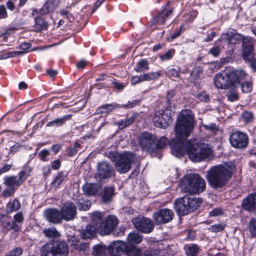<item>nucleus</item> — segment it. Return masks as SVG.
Wrapping results in <instances>:
<instances>
[{
  "label": "nucleus",
  "instance_id": "30",
  "mask_svg": "<svg viewBox=\"0 0 256 256\" xmlns=\"http://www.w3.org/2000/svg\"><path fill=\"white\" fill-rule=\"evenodd\" d=\"M121 108V106L116 104H106L100 106L98 109H97L96 112V114H100L108 112L116 108Z\"/></svg>",
  "mask_w": 256,
  "mask_h": 256
},
{
  "label": "nucleus",
  "instance_id": "34",
  "mask_svg": "<svg viewBox=\"0 0 256 256\" xmlns=\"http://www.w3.org/2000/svg\"><path fill=\"white\" fill-rule=\"evenodd\" d=\"M142 240V236L136 232H130L127 237V240L128 243H134L136 244L140 243Z\"/></svg>",
  "mask_w": 256,
  "mask_h": 256
},
{
  "label": "nucleus",
  "instance_id": "8",
  "mask_svg": "<svg viewBox=\"0 0 256 256\" xmlns=\"http://www.w3.org/2000/svg\"><path fill=\"white\" fill-rule=\"evenodd\" d=\"M108 251L112 256H119L124 254L127 256H138L141 250L134 246H128L126 242L117 240L112 243L108 248Z\"/></svg>",
  "mask_w": 256,
  "mask_h": 256
},
{
  "label": "nucleus",
  "instance_id": "7",
  "mask_svg": "<svg viewBox=\"0 0 256 256\" xmlns=\"http://www.w3.org/2000/svg\"><path fill=\"white\" fill-rule=\"evenodd\" d=\"M40 253L41 256H68V250L64 242H50L42 246Z\"/></svg>",
  "mask_w": 256,
  "mask_h": 256
},
{
  "label": "nucleus",
  "instance_id": "51",
  "mask_svg": "<svg viewBox=\"0 0 256 256\" xmlns=\"http://www.w3.org/2000/svg\"><path fill=\"white\" fill-rule=\"evenodd\" d=\"M21 53V52H18L16 51L10 52L5 54L0 55V60L6 59L10 58L15 57L18 56V54Z\"/></svg>",
  "mask_w": 256,
  "mask_h": 256
},
{
  "label": "nucleus",
  "instance_id": "37",
  "mask_svg": "<svg viewBox=\"0 0 256 256\" xmlns=\"http://www.w3.org/2000/svg\"><path fill=\"white\" fill-rule=\"evenodd\" d=\"M149 69L148 62L145 60H141L136 65L134 70L137 72L148 70Z\"/></svg>",
  "mask_w": 256,
  "mask_h": 256
},
{
  "label": "nucleus",
  "instance_id": "43",
  "mask_svg": "<svg viewBox=\"0 0 256 256\" xmlns=\"http://www.w3.org/2000/svg\"><path fill=\"white\" fill-rule=\"evenodd\" d=\"M168 142V139L164 136H162L155 144L156 148H164Z\"/></svg>",
  "mask_w": 256,
  "mask_h": 256
},
{
  "label": "nucleus",
  "instance_id": "31",
  "mask_svg": "<svg viewBox=\"0 0 256 256\" xmlns=\"http://www.w3.org/2000/svg\"><path fill=\"white\" fill-rule=\"evenodd\" d=\"M6 206L7 213H11L18 210L20 208V204L18 199H14L12 201L10 202Z\"/></svg>",
  "mask_w": 256,
  "mask_h": 256
},
{
  "label": "nucleus",
  "instance_id": "21",
  "mask_svg": "<svg viewBox=\"0 0 256 256\" xmlns=\"http://www.w3.org/2000/svg\"><path fill=\"white\" fill-rule=\"evenodd\" d=\"M60 0H47L40 9V14L44 16L52 12L58 6Z\"/></svg>",
  "mask_w": 256,
  "mask_h": 256
},
{
  "label": "nucleus",
  "instance_id": "9",
  "mask_svg": "<svg viewBox=\"0 0 256 256\" xmlns=\"http://www.w3.org/2000/svg\"><path fill=\"white\" fill-rule=\"evenodd\" d=\"M174 112L168 108L156 110L153 121L154 125L158 128H166L172 122Z\"/></svg>",
  "mask_w": 256,
  "mask_h": 256
},
{
  "label": "nucleus",
  "instance_id": "12",
  "mask_svg": "<svg viewBox=\"0 0 256 256\" xmlns=\"http://www.w3.org/2000/svg\"><path fill=\"white\" fill-rule=\"evenodd\" d=\"M4 184L7 187V188L2 192V196L5 198L12 196L16 189L22 184L17 179V176H7L4 178Z\"/></svg>",
  "mask_w": 256,
  "mask_h": 256
},
{
  "label": "nucleus",
  "instance_id": "40",
  "mask_svg": "<svg viewBox=\"0 0 256 256\" xmlns=\"http://www.w3.org/2000/svg\"><path fill=\"white\" fill-rule=\"evenodd\" d=\"M90 206L91 202L88 200L80 199L78 202V206L80 210H88L90 208Z\"/></svg>",
  "mask_w": 256,
  "mask_h": 256
},
{
  "label": "nucleus",
  "instance_id": "52",
  "mask_svg": "<svg viewBox=\"0 0 256 256\" xmlns=\"http://www.w3.org/2000/svg\"><path fill=\"white\" fill-rule=\"evenodd\" d=\"M49 155L50 152L46 149L40 150L38 154V156H40V160L44 162H47L48 160L47 156Z\"/></svg>",
  "mask_w": 256,
  "mask_h": 256
},
{
  "label": "nucleus",
  "instance_id": "64",
  "mask_svg": "<svg viewBox=\"0 0 256 256\" xmlns=\"http://www.w3.org/2000/svg\"><path fill=\"white\" fill-rule=\"evenodd\" d=\"M22 147V146L16 143L10 147V152H15L18 151Z\"/></svg>",
  "mask_w": 256,
  "mask_h": 256
},
{
  "label": "nucleus",
  "instance_id": "1",
  "mask_svg": "<svg viewBox=\"0 0 256 256\" xmlns=\"http://www.w3.org/2000/svg\"><path fill=\"white\" fill-rule=\"evenodd\" d=\"M194 128V117L189 110L182 111L178 118L175 127L176 137L170 142L172 153L178 158L186 154L192 162H200L212 156V149L207 145L194 140H186Z\"/></svg>",
  "mask_w": 256,
  "mask_h": 256
},
{
  "label": "nucleus",
  "instance_id": "2",
  "mask_svg": "<svg viewBox=\"0 0 256 256\" xmlns=\"http://www.w3.org/2000/svg\"><path fill=\"white\" fill-rule=\"evenodd\" d=\"M234 168V164L232 162L212 167L206 174L208 184L214 188L223 187L232 178Z\"/></svg>",
  "mask_w": 256,
  "mask_h": 256
},
{
  "label": "nucleus",
  "instance_id": "11",
  "mask_svg": "<svg viewBox=\"0 0 256 256\" xmlns=\"http://www.w3.org/2000/svg\"><path fill=\"white\" fill-rule=\"evenodd\" d=\"M229 141L232 147L236 148H244L248 145V138L245 133L237 131L230 136Z\"/></svg>",
  "mask_w": 256,
  "mask_h": 256
},
{
  "label": "nucleus",
  "instance_id": "53",
  "mask_svg": "<svg viewBox=\"0 0 256 256\" xmlns=\"http://www.w3.org/2000/svg\"><path fill=\"white\" fill-rule=\"evenodd\" d=\"M140 103V100H134L131 102H128L126 104L122 105L121 108H130L138 105Z\"/></svg>",
  "mask_w": 256,
  "mask_h": 256
},
{
  "label": "nucleus",
  "instance_id": "61",
  "mask_svg": "<svg viewBox=\"0 0 256 256\" xmlns=\"http://www.w3.org/2000/svg\"><path fill=\"white\" fill-rule=\"evenodd\" d=\"M142 76H134L132 78L131 82L132 84H135L138 83L143 82Z\"/></svg>",
  "mask_w": 256,
  "mask_h": 256
},
{
  "label": "nucleus",
  "instance_id": "62",
  "mask_svg": "<svg viewBox=\"0 0 256 256\" xmlns=\"http://www.w3.org/2000/svg\"><path fill=\"white\" fill-rule=\"evenodd\" d=\"M60 162L59 160H55L51 163V167L53 170H56L60 168Z\"/></svg>",
  "mask_w": 256,
  "mask_h": 256
},
{
  "label": "nucleus",
  "instance_id": "28",
  "mask_svg": "<svg viewBox=\"0 0 256 256\" xmlns=\"http://www.w3.org/2000/svg\"><path fill=\"white\" fill-rule=\"evenodd\" d=\"M114 189L112 186L104 188L103 190L102 199L104 202L108 203L112 200V198L114 194Z\"/></svg>",
  "mask_w": 256,
  "mask_h": 256
},
{
  "label": "nucleus",
  "instance_id": "25",
  "mask_svg": "<svg viewBox=\"0 0 256 256\" xmlns=\"http://www.w3.org/2000/svg\"><path fill=\"white\" fill-rule=\"evenodd\" d=\"M72 118V115L68 114L66 115L62 118H56L54 120L49 122L46 124V126L48 127H58L62 126L65 122L70 120Z\"/></svg>",
  "mask_w": 256,
  "mask_h": 256
},
{
  "label": "nucleus",
  "instance_id": "3",
  "mask_svg": "<svg viewBox=\"0 0 256 256\" xmlns=\"http://www.w3.org/2000/svg\"><path fill=\"white\" fill-rule=\"evenodd\" d=\"M246 76V72L242 69L226 70L217 74L214 77V82L218 88H233L238 86Z\"/></svg>",
  "mask_w": 256,
  "mask_h": 256
},
{
  "label": "nucleus",
  "instance_id": "18",
  "mask_svg": "<svg viewBox=\"0 0 256 256\" xmlns=\"http://www.w3.org/2000/svg\"><path fill=\"white\" fill-rule=\"evenodd\" d=\"M112 168L106 162H100L98 165V174L100 178H110L114 175Z\"/></svg>",
  "mask_w": 256,
  "mask_h": 256
},
{
  "label": "nucleus",
  "instance_id": "23",
  "mask_svg": "<svg viewBox=\"0 0 256 256\" xmlns=\"http://www.w3.org/2000/svg\"><path fill=\"white\" fill-rule=\"evenodd\" d=\"M70 246L78 252L85 251L88 248V244L85 242H80L78 238L73 236L70 240Z\"/></svg>",
  "mask_w": 256,
  "mask_h": 256
},
{
  "label": "nucleus",
  "instance_id": "22",
  "mask_svg": "<svg viewBox=\"0 0 256 256\" xmlns=\"http://www.w3.org/2000/svg\"><path fill=\"white\" fill-rule=\"evenodd\" d=\"M172 9H168L159 12L157 15L150 20V22L152 24H164L166 20L169 18L172 14Z\"/></svg>",
  "mask_w": 256,
  "mask_h": 256
},
{
  "label": "nucleus",
  "instance_id": "19",
  "mask_svg": "<svg viewBox=\"0 0 256 256\" xmlns=\"http://www.w3.org/2000/svg\"><path fill=\"white\" fill-rule=\"evenodd\" d=\"M242 206L248 212L256 210V192L251 194L244 198L242 202Z\"/></svg>",
  "mask_w": 256,
  "mask_h": 256
},
{
  "label": "nucleus",
  "instance_id": "35",
  "mask_svg": "<svg viewBox=\"0 0 256 256\" xmlns=\"http://www.w3.org/2000/svg\"><path fill=\"white\" fill-rule=\"evenodd\" d=\"M134 119L135 116H132L128 119L116 122V124L118 125L119 129L122 130L132 124Z\"/></svg>",
  "mask_w": 256,
  "mask_h": 256
},
{
  "label": "nucleus",
  "instance_id": "46",
  "mask_svg": "<svg viewBox=\"0 0 256 256\" xmlns=\"http://www.w3.org/2000/svg\"><path fill=\"white\" fill-rule=\"evenodd\" d=\"M241 89L243 92L248 93L252 90V84L248 82H246L241 84Z\"/></svg>",
  "mask_w": 256,
  "mask_h": 256
},
{
  "label": "nucleus",
  "instance_id": "63",
  "mask_svg": "<svg viewBox=\"0 0 256 256\" xmlns=\"http://www.w3.org/2000/svg\"><path fill=\"white\" fill-rule=\"evenodd\" d=\"M7 16V12L4 6H0V18H4Z\"/></svg>",
  "mask_w": 256,
  "mask_h": 256
},
{
  "label": "nucleus",
  "instance_id": "42",
  "mask_svg": "<svg viewBox=\"0 0 256 256\" xmlns=\"http://www.w3.org/2000/svg\"><path fill=\"white\" fill-rule=\"evenodd\" d=\"M106 250V246L100 245L94 246L93 248L92 254L94 256H101Z\"/></svg>",
  "mask_w": 256,
  "mask_h": 256
},
{
  "label": "nucleus",
  "instance_id": "41",
  "mask_svg": "<svg viewBox=\"0 0 256 256\" xmlns=\"http://www.w3.org/2000/svg\"><path fill=\"white\" fill-rule=\"evenodd\" d=\"M175 54V50L174 49L168 50L165 53L161 54L160 56V58L162 61H166L171 60Z\"/></svg>",
  "mask_w": 256,
  "mask_h": 256
},
{
  "label": "nucleus",
  "instance_id": "20",
  "mask_svg": "<svg viewBox=\"0 0 256 256\" xmlns=\"http://www.w3.org/2000/svg\"><path fill=\"white\" fill-rule=\"evenodd\" d=\"M174 204L175 210L179 215L184 216L190 212L184 196L177 199Z\"/></svg>",
  "mask_w": 256,
  "mask_h": 256
},
{
  "label": "nucleus",
  "instance_id": "32",
  "mask_svg": "<svg viewBox=\"0 0 256 256\" xmlns=\"http://www.w3.org/2000/svg\"><path fill=\"white\" fill-rule=\"evenodd\" d=\"M181 69L180 66H170L166 68V74L169 77H178L180 73Z\"/></svg>",
  "mask_w": 256,
  "mask_h": 256
},
{
  "label": "nucleus",
  "instance_id": "49",
  "mask_svg": "<svg viewBox=\"0 0 256 256\" xmlns=\"http://www.w3.org/2000/svg\"><path fill=\"white\" fill-rule=\"evenodd\" d=\"M64 180V176L62 174H58L53 180L52 184L55 188H58Z\"/></svg>",
  "mask_w": 256,
  "mask_h": 256
},
{
  "label": "nucleus",
  "instance_id": "14",
  "mask_svg": "<svg viewBox=\"0 0 256 256\" xmlns=\"http://www.w3.org/2000/svg\"><path fill=\"white\" fill-rule=\"evenodd\" d=\"M132 222L137 230L144 233H150L154 228L153 222L148 218H136L132 220Z\"/></svg>",
  "mask_w": 256,
  "mask_h": 256
},
{
  "label": "nucleus",
  "instance_id": "56",
  "mask_svg": "<svg viewBox=\"0 0 256 256\" xmlns=\"http://www.w3.org/2000/svg\"><path fill=\"white\" fill-rule=\"evenodd\" d=\"M160 253V251L157 250H148L144 252L143 256H154L159 254Z\"/></svg>",
  "mask_w": 256,
  "mask_h": 256
},
{
  "label": "nucleus",
  "instance_id": "6",
  "mask_svg": "<svg viewBox=\"0 0 256 256\" xmlns=\"http://www.w3.org/2000/svg\"><path fill=\"white\" fill-rule=\"evenodd\" d=\"M110 158L114 162V166L116 171L120 174H125L131 168L132 162L134 159V156L131 152H124L122 154L114 153L110 154Z\"/></svg>",
  "mask_w": 256,
  "mask_h": 256
},
{
  "label": "nucleus",
  "instance_id": "15",
  "mask_svg": "<svg viewBox=\"0 0 256 256\" xmlns=\"http://www.w3.org/2000/svg\"><path fill=\"white\" fill-rule=\"evenodd\" d=\"M63 220L66 221L74 219L76 216V208L74 203L68 202L64 204L60 210Z\"/></svg>",
  "mask_w": 256,
  "mask_h": 256
},
{
  "label": "nucleus",
  "instance_id": "10",
  "mask_svg": "<svg viewBox=\"0 0 256 256\" xmlns=\"http://www.w3.org/2000/svg\"><path fill=\"white\" fill-rule=\"evenodd\" d=\"M156 142L155 136L148 132H142L138 138V144L141 148L151 154L154 152Z\"/></svg>",
  "mask_w": 256,
  "mask_h": 256
},
{
  "label": "nucleus",
  "instance_id": "48",
  "mask_svg": "<svg viewBox=\"0 0 256 256\" xmlns=\"http://www.w3.org/2000/svg\"><path fill=\"white\" fill-rule=\"evenodd\" d=\"M242 118L245 122H251L253 118V114L251 112H245L242 114Z\"/></svg>",
  "mask_w": 256,
  "mask_h": 256
},
{
  "label": "nucleus",
  "instance_id": "60",
  "mask_svg": "<svg viewBox=\"0 0 256 256\" xmlns=\"http://www.w3.org/2000/svg\"><path fill=\"white\" fill-rule=\"evenodd\" d=\"M12 166V164H5L0 168V174L8 172Z\"/></svg>",
  "mask_w": 256,
  "mask_h": 256
},
{
  "label": "nucleus",
  "instance_id": "58",
  "mask_svg": "<svg viewBox=\"0 0 256 256\" xmlns=\"http://www.w3.org/2000/svg\"><path fill=\"white\" fill-rule=\"evenodd\" d=\"M224 229V226L222 224H217L212 225L210 228L213 232H218Z\"/></svg>",
  "mask_w": 256,
  "mask_h": 256
},
{
  "label": "nucleus",
  "instance_id": "59",
  "mask_svg": "<svg viewBox=\"0 0 256 256\" xmlns=\"http://www.w3.org/2000/svg\"><path fill=\"white\" fill-rule=\"evenodd\" d=\"M197 96L202 102H207L209 100V96L205 92L200 93L198 94Z\"/></svg>",
  "mask_w": 256,
  "mask_h": 256
},
{
  "label": "nucleus",
  "instance_id": "29",
  "mask_svg": "<svg viewBox=\"0 0 256 256\" xmlns=\"http://www.w3.org/2000/svg\"><path fill=\"white\" fill-rule=\"evenodd\" d=\"M35 23L34 28L36 31L40 32L46 30L48 27V24L41 18L38 16L34 19Z\"/></svg>",
  "mask_w": 256,
  "mask_h": 256
},
{
  "label": "nucleus",
  "instance_id": "50",
  "mask_svg": "<svg viewBox=\"0 0 256 256\" xmlns=\"http://www.w3.org/2000/svg\"><path fill=\"white\" fill-rule=\"evenodd\" d=\"M23 220L24 217L22 214L20 212H18L14 216V222H12V228L14 230L16 229L14 226L15 225V222H22Z\"/></svg>",
  "mask_w": 256,
  "mask_h": 256
},
{
  "label": "nucleus",
  "instance_id": "57",
  "mask_svg": "<svg viewBox=\"0 0 256 256\" xmlns=\"http://www.w3.org/2000/svg\"><path fill=\"white\" fill-rule=\"evenodd\" d=\"M28 176L26 173L22 171H20L18 173V176H17V179L22 184V183L26 179Z\"/></svg>",
  "mask_w": 256,
  "mask_h": 256
},
{
  "label": "nucleus",
  "instance_id": "47",
  "mask_svg": "<svg viewBox=\"0 0 256 256\" xmlns=\"http://www.w3.org/2000/svg\"><path fill=\"white\" fill-rule=\"evenodd\" d=\"M30 48V44L28 42H24L20 46L19 48L22 50L17 51L18 52H21V53L18 54V55L22 54H23L26 53L29 51V49Z\"/></svg>",
  "mask_w": 256,
  "mask_h": 256
},
{
  "label": "nucleus",
  "instance_id": "16",
  "mask_svg": "<svg viewBox=\"0 0 256 256\" xmlns=\"http://www.w3.org/2000/svg\"><path fill=\"white\" fill-rule=\"evenodd\" d=\"M242 58L246 62H253L255 59L254 48L252 41L244 40L242 46Z\"/></svg>",
  "mask_w": 256,
  "mask_h": 256
},
{
  "label": "nucleus",
  "instance_id": "36",
  "mask_svg": "<svg viewBox=\"0 0 256 256\" xmlns=\"http://www.w3.org/2000/svg\"><path fill=\"white\" fill-rule=\"evenodd\" d=\"M224 37L221 38V40L223 42H226L228 44H235L236 42V40L238 38V35L234 34L232 35L230 37H229L228 34H223Z\"/></svg>",
  "mask_w": 256,
  "mask_h": 256
},
{
  "label": "nucleus",
  "instance_id": "26",
  "mask_svg": "<svg viewBox=\"0 0 256 256\" xmlns=\"http://www.w3.org/2000/svg\"><path fill=\"white\" fill-rule=\"evenodd\" d=\"M96 230H98L96 226H94L92 224L88 225L85 229L82 230L81 236L84 239L91 238L95 236Z\"/></svg>",
  "mask_w": 256,
  "mask_h": 256
},
{
  "label": "nucleus",
  "instance_id": "38",
  "mask_svg": "<svg viewBox=\"0 0 256 256\" xmlns=\"http://www.w3.org/2000/svg\"><path fill=\"white\" fill-rule=\"evenodd\" d=\"M161 76V72H152L142 75V80H152L158 78Z\"/></svg>",
  "mask_w": 256,
  "mask_h": 256
},
{
  "label": "nucleus",
  "instance_id": "39",
  "mask_svg": "<svg viewBox=\"0 0 256 256\" xmlns=\"http://www.w3.org/2000/svg\"><path fill=\"white\" fill-rule=\"evenodd\" d=\"M199 251L198 246L193 244L186 246V253L188 256H197Z\"/></svg>",
  "mask_w": 256,
  "mask_h": 256
},
{
  "label": "nucleus",
  "instance_id": "27",
  "mask_svg": "<svg viewBox=\"0 0 256 256\" xmlns=\"http://www.w3.org/2000/svg\"><path fill=\"white\" fill-rule=\"evenodd\" d=\"M186 202L190 208V212H192L197 209L202 203L201 199L194 196H184Z\"/></svg>",
  "mask_w": 256,
  "mask_h": 256
},
{
  "label": "nucleus",
  "instance_id": "55",
  "mask_svg": "<svg viewBox=\"0 0 256 256\" xmlns=\"http://www.w3.org/2000/svg\"><path fill=\"white\" fill-rule=\"evenodd\" d=\"M223 214V210L220 208H216L210 212V216H216L221 215Z\"/></svg>",
  "mask_w": 256,
  "mask_h": 256
},
{
  "label": "nucleus",
  "instance_id": "24",
  "mask_svg": "<svg viewBox=\"0 0 256 256\" xmlns=\"http://www.w3.org/2000/svg\"><path fill=\"white\" fill-rule=\"evenodd\" d=\"M100 188V186L96 184L86 183L82 186L84 194L88 196L96 195L98 192Z\"/></svg>",
  "mask_w": 256,
  "mask_h": 256
},
{
  "label": "nucleus",
  "instance_id": "45",
  "mask_svg": "<svg viewBox=\"0 0 256 256\" xmlns=\"http://www.w3.org/2000/svg\"><path fill=\"white\" fill-rule=\"evenodd\" d=\"M23 252V249L20 247H16L12 249L5 256H20Z\"/></svg>",
  "mask_w": 256,
  "mask_h": 256
},
{
  "label": "nucleus",
  "instance_id": "13",
  "mask_svg": "<svg viewBox=\"0 0 256 256\" xmlns=\"http://www.w3.org/2000/svg\"><path fill=\"white\" fill-rule=\"evenodd\" d=\"M174 212L170 209L162 208L153 214L152 217L156 224H164L172 220L174 217Z\"/></svg>",
  "mask_w": 256,
  "mask_h": 256
},
{
  "label": "nucleus",
  "instance_id": "17",
  "mask_svg": "<svg viewBox=\"0 0 256 256\" xmlns=\"http://www.w3.org/2000/svg\"><path fill=\"white\" fill-rule=\"evenodd\" d=\"M44 218L51 223L58 224L63 220L61 212L56 208H49L44 212Z\"/></svg>",
  "mask_w": 256,
  "mask_h": 256
},
{
  "label": "nucleus",
  "instance_id": "5",
  "mask_svg": "<svg viewBox=\"0 0 256 256\" xmlns=\"http://www.w3.org/2000/svg\"><path fill=\"white\" fill-rule=\"evenodd\" d=\"M180 185L182 190L186 192L196 194L204 191L206 182L199 174H186L180 180Z\"/></svg>",
  "mask_w": 256,
  "mask_h": 256
},
{
  "label": "nucleus",
  "instance_id": "54",
  "mask_svg": "<svg viewBox=\"0 0 256 256\" xmlns=\"http://www.w3.org/2000/svg\"><path fill=\"white\" fill-rule=\"evenodd\" d=\"M220 48L219 46H214L209 51V54H211L215 57H217L220 55Z\"/></svg>",
  "mask_w": 256,
  "mask_h": 256
},
{
  "label": "nucleus",
  "instance_id": "33",
  "mask_svg": "<svg viewBox=\"0 0 256 256\" xmlns=\"http://www.w3.org/2000/svg\"><path fill=\"white\" fill-rule=\"evenodd\" d=\"M44 236L48 238H58L60 234L55 228H44L43 230Z\"/></svg>",
  "mask_w": 256,
  "mask_h": 256
},
{
  "label": "nucleus",
  "instance_id": "4",
  "mask_svg": "<svg viewBox=\"0 0 256 256\" xmlns=\"http://www.w3.org/2000/svg\"><path fill=\"white\" fill-rule=\"evenodd\" d=\"M104 216V214L98 212H94L91 215L92 225L96 226L102 236L109 234L118 223V219L114 216H109L102 221Z\"/></svg>",
  "mask_w": 256,
  "mask_h": 256
},
{
  "label": "nucleus",
  "instance_id": "44",
  "mask_svg": "<svg viewBox=\"0 0 256 256\" xmlns=\"http://www.w3.org/2000/svg\"><path fill=\"white\" fill-rule=\"evenodd\" d=\"M248 229L252 236L256 237V218L250 219Z\"/></svg>",
  "mask_w": 256,
  "mask_h": 256
}]
</instances>
